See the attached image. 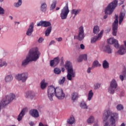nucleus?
Wrapping results in <instances>:
<instances>
[{
    "mask_svg": "<svg viewBox=\"0 0 126 126\" xmlns=\"http://www.w3.org/2000/svg\"><path fill=\"white\" fill-rule=\"evenodd\" d=\"M41 53L39 51V48L37 47H34L30 50L29 54L27 56L26 59L22 62V66L26 67L30 62H36L40 58Z\"/></svg>",
    "mask_w": 126,
    "mask_h": 126,
    "instance_id": "obj_1",
    "label": "nucleus"
},
{
    "mask_svg": "<svg viewBox=\"0 0 126 126\" xmlns=\"http://www.w3.org/2000/svg\"><path fill=\"white\" fill-rule=\"evenodd\" d=\"M104 126H116V122L119 120V114L112 113L109 110L104 111L103 115Z\"/></svg>",
    "mask_w": 126,
    "mask_h": 126,
    "instance_id": "obj_2",
    "label": "nucleus"
},
{
    "mask_svg": "<svg viewBox=\"0 0 126 126\" xmlns=\"http://www.w3.org/2000/svg\"><path fill=\"white\" fill-rule=\"evenodd\" d=\"M65 68L67 71V79L68 80L71 81L72 78L75 77V71L73 70V68L72 67V64L69 61H67L65 64Z\"/></svg>",
    "mask_w": 126,
    "mask_h": 126,
    "instance_id": "obj_3",
    "label": "nucleus"
},
{
    "mask_svg": "<svg viewBox=\"0 0 126 126\" xmlns=\"http://www.w3.org/2000/svg\"><path fill=\"white\" fill-rule=\"evenodd\" d=\"M117 5H118V0H114L108 5L104 10L106 15L103 17L104 19L107 18L108 15L107 14H112L113 13L114 10H115V8L117 7Z\"/></svg>",
    "mask_w": 126,
    "mask_h": 126,
    "instance_id": "obj_4",
    "label": "nucleus"
},
{
    "mask_svg": "<svg viewBox=\"0 0 126 126\" xmlns=\"http://www.w3.org/2000/svg\"><path fill=\"white\" fill-rule=\"evenodd\" d=\"M14 99H15V94H13L6 95L5 98L0 102V112L1 110V107H5L6 105H8Z\"/></svg>",
    "mask_w": 126,
    "mask_h": 126,
    "instance_id": "obj_5",
    "label": "nucleus"
},
{
    "mask_svg": "<svg viewBox=\"0 0 126 126\" xmlns=\"http://www.w3.org/2000/svg\"><path fill=\"white\" fill-rule=\"evenodd\" d=\"M56 90L57 88H55V87L53 85L48 87L47 96L50 100L53 101V97L55 96Z\"/></svg>",
    "mask_w": 126,
    "mask_h": 126,
    "instance_id": "obj_6",
    "label": "nucleus"
},
{
    "mask_svg": "<svg viewBox=\"0 0 126 126\" xmlns=\"http://www.w3.org/2000/svg\"><path fill=\"white\" fill-rule=\"evenodd\" d=\"M68 13H69V9H68V3H67L63 9L61 10V13L60 14L61 19H66Z\"/></svg>",
    "mask_w": 126,
    "mask_h": 126,
    "instance_id": "obj_7",
    "label": "nucleus"
},
{
    "mask_svg": "<svg viewBox=\"0 0 126 126\" xmlns=\"http://www.w3.org/2000/svg\"><path fill=\"white\" fill-rule=\"evenodd\" d=\"M119 16L115 15V20L112 24V34L113 36H117V32H118V25L119 24Z\"/></svg>",
    "mask_w": 126,
    "mask_h": 126,
    "instance_id": "obj_8",
    "label": "nucleus"
},
{
    "mask_svg": "<svg viewBox=\"0 0 126 126\" xmlns=\"http://www.w3.org/2000/svg\"><path fill=\"white\" fill-rule=\"evenodd\" d=\"M55 95L59 100H63L64 99V97H65V94L63 93V89L61 88H56Z\"/></svg>",
    "mask_w": 126,
    "mask_h": 126,
    "instance_id": "obj_9",
    "label": "nucleus"
},
{
    "mask_svg": "<svg viewBox=\"0 0 126 126\" xmlns=\"http://www.w3.org/2000/svg\"><path fill=\"white\" fill-rule=\"evenodd\" d=\"M16 78L17 80H19V81L21 80L22 82H25L28 78V73L25 72L21 74H18L16 76Z\"/></svg>",
    "mask_w": 126,
    "mask_h": 126,
    "instance_id": "obj_10",
    "label": "nucleus"
},
{
    "mask_svg": "<svg viewBox=\"0 0 126 126\" xmlns=\"http://www.w3.org/2000/svg\"><path fill=\"white\" fill-rule=\"evenodd\" d=\"M84 29L83 26H81L79 28L78 35L77 36V39L79 41H82L84 39Z\"/></svg>",
    "mask_w": 126,
    "mask_h": 126,
    "instance_id": "obj_11",
    "label": "nucleus"
},
{
    "mask_svg": "<svg viewBox=\"0 0 126 126\" xmlns=\"http://www.w3.org/2000/svg\"><path fill=\"white\" fill-rule=\"evenodd\" d=\"M108 44H110V45H114L115 48L118 49V48L120 47V44H119V41L114 38H110L108 40H107Z\"/></svg>",
    "mask_w": 126,
    "mask_h": 126,
    "instance_id": "obj_12",
    "label": "nucleus"
},
{
    "mask_svg": "<svg viewBox=\"0 0 126 126\" xmlns=\"http://www.w3.org/2000/svg\"><path fill=\"white\" fill-rule=\"evenodd\" d=\"M51 25V22L46 21H40L37 24V26L38 27L40 26H42L43 27H48L49 26L50 27Z\"/></svg>",
    "mask_w": 126,
    "mask_h": 126,
    "instance_id": "obj_13",
    "label": "nucleus"
},
{
    "mask_svg": "<svg viewBox=\"0 0 126 126\" xmlns=\"http://www.w3.org/2000/svg\"><path fill=\"white\" fill-rule=\"evenodd\" d=\"M60 63V58L58 57L55 58L54 60H51L50 62V65L52 67L57 66Z\"/></svg>",
    "mask_w": 126,
    "mask_h": 126,
    "instance_id": "obj_14",
    "label": "nucleus"
},
{
    "mask_svg": "<svg viewBox=\"0 0 126 126\" xmlns=\"http://www.w3.org/2000/svg\"><path fill=\"white\" fill-rule=\"evenodd\" d=\"M30 116H32L33 118H39V112L37 109H32L29 111Z\"/></svg>",
    "mask_w": 126,
    "mask_h": 126,
    "instance_id": "obj_15",
    "label": "nucleus"
},
{
    "mask_svg": "<svg viewBox=\"0 0 126 126\" xmlns=\"http://www.w3.org/2000/svg\"><path fill=\"white\" fill-rule=\"evenodd\" d=\"M34 29V23L32 22L30 24L29 29L27 31V35L28 36H31L32 35V33H33Z\"/></svg>",
    "mask_w": 126,
    "mask_h": 126,
    "instance_id": "obj_16",
    "label": "nucleus"
},
{
    "mask_svg": "<svg viewBox=\"0 0 126 126\" xmlns=\"http://www.w3.org/2000/svg\"><path fill=\"white\" fill-rule=\"evenodd\" d=\"M40 10L42 12H45L47 11V3H46V1L45 0H41L40 1Z\"/></svg>",
    "mask_w": 126,
    "mask_h": 126,
    "instance_id": "obj_17",
    "label": "nucleus"
},
{
    "mask_svg": "<svg viewBox=\"0 0 126 126\" xmlns=\"http://www.w3.org/2000/svg\"><path fill=\"white\" fill-rule=\"evenodd\" d=\"M103 33H104V31H101L100 33L97 35V36H94V37L91 38V43H95L96 41L99 40L100 38H102V35H103Z\"/></svg>",
    "mask_w": 126,
    "mask_h": 126,
    "instance_id": "obj_18",
    "label": "nucleus"
},
{
    "mask_svg": "<svg viewBox=\"0 0 126 126\" xmlns=\"http://www.w3.org/2000/svg\"><path fill=\"white\" fill-rule=\"evenodd\" d=\"M125 16H126V10L123 9L121 10V13L119 16V24L121 25L122 24V22L124 20V18H125Z\"/></svg>",
    "mask_w": 126,
    "mask_h": 126,
    "instance_id": "obj_19",
    "label": "nucleus"
},
{
    "mask_svg": "<svg viewBox=\"0 0 126 126\" xmlns=\"http://www.w3.org/2000/svg\"><path fill=\"white\" fill-rule=\"evenodd\" d=\"M27 112V108H25L22 110L20 113L18 115L17 120L19 122H20L22 120V118L24 117V116L25 115V113Z\"/></svg>",
    "mask_w": 126,
    "mask_h": 126,
    "instance_id": "obj_20",
    "label": "nucleus"
},
{
    "mask_svg": "<svg viewBox=\"0 0 126 126\" xmlns=\"http://www.w3.org/2000/svg\"><path fill=\"white\" fill-rule=\"evenodd\" d=\"M117 53L119 54V55H121V56L125 55V54L126 53V47H125L124 45H121Z\"/></svg>",
    "mask_w": 126,
    "mask_h": 126,
    "instance_id": "obj_21",
    "label": "nucleus"
},
{
    "mask_svg": "<svg viewBox=\"0 0 126 126\" xmlns=\"http://www.w3.org/2000/svg\"><path fill=\"white\" fill-rule=\"evenodd\" d=\"M75 123V119L73 116H71L69 119L67 120V125H73Z\"/></svg>",
    "mask_w": 126,
    "mask_h": 126,
    "instance_id": "obj_22",
    "label": "nucleus"
},
{
    "mask_svg": "<svg viewBox=\"0 0 126 126\" xmlns=\"http://www.w3.org/2000/svg\"><path fill=\"white\" fill-rule=\"evenodd\" d=\"M26 98H30V99H33L34 98V93L31 91H29L26 93Z\"/></svg>",
    "mask_w": 126,
    "mask_h": 126,
    "instance_id": "obj_23",
    "label": "nucleus"
},
{
    "mask_svg": "<svg viewBox=\"0 0 126 126\" xmlns=\"http://www.w3.org/2000/svg\"><path fill=\"white\" fill-rule=\"evenodd\" d=\"M104 51L107 54H112L113 53V50L111 49V47L109 45H106L104 47Z\"/></svg>",
    "mask_w": 126,
    "mask_h": 126,
    "instance_id": "obj_24",
    "label": "nucleus"
},
{
    "mask_svg": "<svg viewBox=\"0 0 126 126\" xmlns=\"http://www.w3.org/2000/svg\"><path fill=\"white\" fill-rule=\"evenodd\" d=\"M81 12V9H73L71 11V14L74 15V17H75L76 15L77 14H79Z\"/></svg>",
    "mask_w": 126,
    "mask_h": 126,
    "instance_id": "obj_25",
    "label": "nucleus"
},
{
    "mask_svg": "<svg viewBox=\"0 0 126 126\" xmlns=\"http://www.w3.org/2000/svg\"><path fill=\"white\" fill-rule=\"evenodd\" d=\"M111 87H113L114 88H117L118 87V83L115 79L112 80L110 83V86Z\"/></svg>",
    "mask_w": 126,
    "mask_h": 126,
    "instance_id": "obj_26",
    "label": "nucleus"
},
{
    "mask_svg": "<svg viewBox=\"0 0 126 126\" xmlns=\"http://www.w3.org/2000/svg\"><path fill=\"white\" fill-rule=\"evenodd\" d=\"M101 64L99 63V61L95 60L93 63L92 68H95V67H99L101 66Z\"/></svg>",
    "mask_w": 126,
    "mask_h": 126,
    "instance_id": "obj_27",
    "label": "nucleus"
},
{
    "mask_svg": "<svg viewBox=\"0 0 126 126\" xmlns=\"http://www.w3.org/2000/svg\"><path fill=\"white\" fill-rule=\"evenodd\" d=\"M48 85V83L46 82L45 80H43L41 81L40 83V88L42 90H44L45 88L47 87V86Z\"/></svg>",
    "mask_w": 126,
    "mask_h": 126,
    "instance_id": "obj_28",
    "label": "nucleus"
},
{
    "mask_svg": "<svg viewBox=\"0 0 126 126\" xmlns=\"http://www.w3.org/2000/svg\"><path fill=\"white\" fill-rule=\"evenodd\" d=\"M116 89H117V88H114L113 87H111L109 86V88H108V93L109 94H115V90H116Z\"/></svg>",
    "mask_w": 126,
    "mask_h": 126,
    "instance_id": "obj_29",
    "label": "nucleus"
},
{
    "mask_svg": "<svg viewBox=\"0 0 126 126\" xmlns=\"http://www.w3.org/2000/svg\"><path fill=\"white\" fill-rule=\"evenodd\" d=\"M13 79V77L12 75H9L5 77V82H10Z\"/></svg>",
    "mask_w": 126,
    "mask_h": 126,
    "instance_id": "obj_30",
    "label": "nucleus"
},
{
    "mask_svg": "<svg viewBox=\"0 0 126 126\" xmlns=\"http://www.w3.org/2000/svg\"><path fill=\"white\" fill-rule=\"evenodd\" d=\"M93 95H94V94L93 93V92L92 91V90L90 91L88 94V101H91V99L93 97Z\"/></svg>",
    "mask_w": 126,
    "mask_h": 126,
    "instance_id": "obj_31",
    "label": "nucleus"
},
{
    "mask_svg": "<svg viewBox=\"0 0 126 126\" xmlns=\"http://www.w3.org/2000/svg\"><path fill=\"white\" fill-rule=\"evenodd\" d=\"M94 121H95V118L93 116H91L88 119L87 122L88 124H93Z\"/></svg>",
    "mask_w": 126,
    "mask_h": 126,
    "instance_id": "obj_32",
    "label": "nucleus"
},
{
    "mask_svg": "<svg viewBox=\"0 0 126 126\" xmlns=\"http://www.w3.org/2000/svg\"><path fill=\"white\" fill-rule=\"evenodd\" d=\"M17 2L14 3V6L16 8H18L20 6H21L22 4V0H18Z\"/></svg>",
    "mask_w": 126,
    "mask_h": 126,
    "instance_id": "obj_33",
    "label": "nucleus"
},
{
    "mask_svg": "<svg viewBox=\"0 0 126 126\" xmlns=\"http://www.w3.org/2000/svg\"><path fill=\"white\" fill-rule=\"evenodd\" d=\"M52 26L49 27L45 31V36H49L50 34L51 33V32H52Z\"/></svg>",
    "mask_w": 126,
    "mask_h": 126,
    "instance_id": "obj_34",
    "label": "nucleus"
},
{
    "mask_svg": "<svg viewBox=\"0 0 126 126\" xmlns=\"http://www.w3.org/2000/svg\"><path fill=\"white\" fill-rule=\"evenodd\" d=\"M102 66L105 69L109 68V63L106 60H104L102 63Z\"/></svg>",
    "mask_w": 126,
    "mask_h": 126,
    "instance_id": "obj_35",
    "label": "nucleus"
},
{
    "mask_svg": "<svg viewBox=\"0 0 126 126\" xmlns=\"http://www.w3.org/2000/svg\"><path fill=\"white\" fill-rule=\"evenodd\" d=\"M78 97V94L76 92H74L71 94V99L73 101H75Z\"/></svg>",
    "mask_w": 126,
    "mask_h": 126,
    "instance_id": "obj_36",
    "label": "nucleus"
},
{
    "mask_svg": "<svg viewBox=\"0 0 126 126\" xmlns=\"http://www.w3.org/2000/svg\"><path fill=\"white\" fill-rule=\"evenodd\" d=\"M7 65V63L5 61H3L2 59H0V67H2V66H6Z\"/></svg>",
    "mask_w": 126,
    "mask_h": 126,
    "instance_id": "obj_37",
    "label": "nucleus"
},
{
    "mask_svg": "<svg viewBox=\"0 0 126 126\" xmlns=\"http://www.w3.org/2000/svg\"><path fill=\"white\" fill-rule=\"evenodd\" d=\"M80 107L82 109H88V107L87 105H86V103L84 101H82L80 103Z\"/></svg>",
    "mask_w": 126,
    "mask_h": 126,
    "instance_id": "obj_38",
    "label": "nucleus"
},
{
    "mask_svg": "<svg viewBox=\"0 0 126 126\" xmlns=\"http://www.w3.org/2000/svg\"><path fill=\"white\" fill-rule=\"evenodd\" d=\"M99 31H100V29H99V26H95L94 27L93 29V33H94V34H98Z\"/></svg>",
    "mask_w": 126,
    "mask_h": 126,
    "instance_id": "obj_39",
    "label": "nucleus"
},
{
    "mask_svg": "<svg viewBox=\"0 0 126 126\" xmlns=\"http://www.w3.org/2000/svg\"><path fill=\"white\" fill-rule=\"evenodd\" d=\"M54 72L55 74H61L62 70L59 68L56 67L54 69Z\"/></svg>",
    "mask_w": 126,
    "mask_h": 126,
    "instance_id": "obj_40",
    "label": "nucleus"
},
{
    "mask_svg": "<svg viewBox=\"0 0 126 126\" xmlns=\"http://www.w3.org/2000/svg\"><path fill=\"white\" fill-rule=\"evenodd\" d=\"M122 74L123 75H120L119 77L121 81H124V78H125V77L126 76V71L125 70L123 71Z\"/></svg>",
    "mask_w": 126,
    "mask_h": 126,
    "instance_id": "obj_41",
    "label": "nucleus"
},
{
    "mask_svg": "<svg viewBox=\"0 0 126 126\" xmlns=\"http://www.w3.org/2000/svg\"><path fill=\"white\" fill-rule=\"evenodd\" d=\"M56 5H57V0H55L53 1L51 5V9H55V8H56Z\"/></svg>",
    "mask_w": 126,
    "mask_h": 126,
    "instance_id": "obj_42",
    "label": "nucleus"
},
{
    "mask_svg": "<svg viewBox=\"0 0 126 126\" xmlns=\"http://www.w3.org/2000/svg\"><path fill=\"white\" fill-rule=\"evenodd\" d=\"M100 87L101 84L99 83H96L94 85V89L95 90L99 89V88H100Z\"/></svg>",
    "mask_w": 126,
    "mask_h": 126,
    "instance_id": "obj_43",
    "label": "nucleus"
},
{
    "mask_svg": "<svg viewBox=\"0 0 126 126\" xmlns=\"http://www.w3.org/2000/svg\"><path fill=\"white\" fill-rule=\"evenodd\" d=\"M117 111H122L124 109V106L122 104H118L116 106Z\"/></svg>",
    "mask_w": 126,
    "mask_h": 126,
    "instance_id": "obj_44",
    "label": "nucleus"
},
{
    "mask_svg": "<svg viewBox=\"0 0 126 126\" xmlns=\"http://www.w3.org/2000/svg\"><path fill=\"white\" fill-rule=\"evenodd\" d=\"M64 81H65V77H63L62 79L60 80L59 81V84L60 85H62V84H63V83H64Z\"/></svg>",
    "mask_w": 126,
    "mask_h": 126,
    "instance_id": "obj_45",
    "label": "nucleus"
},
{
    "mask_svg": "<svg viewBox=\"0 0 126 126\" xmlns=\"http://www.w3.org/2000/svg\"><path fill=\"white\" fill-rule=\"evenodd\" d=\"M4 9H3L2 7H1V6H0V14H1V15H2L3 14H4Z\"/></svg>",
    "mask_w": 126,
    "mask_h": 126,
    "instance_id": "obj_46",
    "label": "nucleus"
},
{
    "mask_svg": "<svg viewBox=\"0 0 126 126\" xmlns=\"http://www.w3.org/2000/svg\"><path fill=\"white\" fill-rule=\"evenodd\" d=\"M81 56H82V58H83V60H84V61H87V55L84 54Z\"/></svg>",
    "mask_w": 126,
    "mask_h": 126,
    "instance_id": "obj_47",
    "label": "nucleus"
},
{
    "mask_svg": "<svg viewBox=\"0 0 126 126\" xmlns=\"http://www.w3.org/2000/svg\"><path fill=\"white\" fill-rule=\"evenodd\" d=\"M55 40L57 41V42H62L63 41V38L62 37H56L55 38Z\"/></svg>",
    "mask_w": 126,
    "mask_h": 126,
    "instance_id": "obj_48",
    "label": "nucleus"
},
{
    "mask_svg": "<svg viewBox=\"0 0 126 126\" xmlns=\"http://www.w3.org/2000/svg\"><path fill=\"white\" fill-rule=\"evenodd\" d=\"M82 61H83L82 56V55H80L78 59V62L79 63H81V62H82Z\"/></svg>",
    "mask_w": 126,
    "mask_h": 126,
    "instance_id": "obj_49",
    "label": "nucleus"
},
{
    "mask_svg": "<svg viewBox=\"0 0 126 126\" xmlns=\"http://www.w3.org/2000/svg\"><path fill=\"white\" fill-rule=\"evenodd\" d=\"M43 41H44V38H43V37H40L38 40V43H42Z\"/></svg>",
    "mask_w": 126,
    "mask_h": 126,
    "instance_id": "obj_50",
    "label": "nucleus"
},
{
    "mask_svg": "<svg viewBox=\"0 0 126 126\" xmlns=\"http://www.w3.org/2000/svg\"><path fill=\"white\" fill-rule=\"evenodd\" d=\"M91 69H94V68H92V67H89V68H88L87 72L88 73H90L91 72Z\"/></svg>",
    "mask_w": 126,
    "mask_h": 126,
    "instance_id": "obj_51",
    "label": "nucleus"
},
{
    "mask_svg": "<svg viewBox=\"0 0 126 126\" xmlns=\"http://www.w3.org/2000/svg\"><path fill=\"white\" fill-rule=\"evenodd\" d=\"M54 44H56V41L55 40H52L49 43V46L54 45Z\"/></svg>",
    "mask_w": 126,
    "mask_h": 126,
    "instance_id": "obj_52",
    "label": "nucleus"
},
{
    "mask_svg": "<svg viewBox=\"0 0 126 126\" xmlns=\"http://www.w3.org/2000/svg\"><path fill=\"white\" fill-rule=\"evenodd\" d=\"M80 48L82 50H84L85 49V46H84V44H82L80 45Z\"/></svg>",
    "mask_w": 126,
    "mask_h": 126,
    "instance_id": "obj_53",
    "label": "nucleus"
},
{
    "mask_svg": "<svg viewBox=\"0 0 126 126\" xmlns=\"http://www.w3.org/2000/svg\"><path fill=\"white\" fill-rule=\"evenodd\" d=\"M38 126H47V125H44L42 122L39 123Z\"/></svg>",
    "mask_w": 126,
    "mask_h": 126,
    "instance_id": "obj_54",
    "label": "nucleus"
},
{
    "mask_svg": "<svg viewBox=\"0 0 126 126\" xmlns=\"http://www.w3.org/2000/svg\"><path fill=\"white\" fill-rule=\"evenodd\" d=\"M61 64H63V57H62L61 59Z\"/></svg>",
    "mask_w": 126,
    "mask_h": 126,
    "instance_id": "obj_55",
    "label": "nucleus"
},
{
    "mask_svg": "<svg viewBox=\"0 0 126 126\" xmlns=\"http://www.w3.org/2000/svg\"><path fill=\"white\" fill-rule=\"evenodd\" d=\"M121 2L119 3L120 5H121V4H123L124 3L125 0H120Z\"/></svg>",
    "mask_w": 126,
    "mask_h": 126,
    "instance_id": "obj_56",
    "label": "nucleus"
},
{
    "mask_svg": "<svg viewBox=\"0 0 126 126\" xmlns=\"http://www.w3.org/2000/svg\"><path fill=\"white\" fill-rule=\"evenodd\" d=\"M61 69L63 72L65 70V69L64 68V67H62Z\"/></svg>",
    "mask_w": 126,
    "mask_h": 126,
    "instance_id": "obj_57",
    "label": "nucleus"
},
{
    "mask_svg": "<svg viewBox=\"0 0 126 126\" xmlns=\"http://www.w3.org/2000/svg\"><path fill=\"white\" fill-rule=\"evenodd\" d=\"M120 94L121 96H124V92H122Z\"/></svg>",
    "mask_w": 126,
    "mask_h": 126,
    "instance_id": "obj_58",
    "label": "nucleus"
},
{
    "mask_svg": "<svg viewBox=\"0 0 126 126\" xmlns=\"http://www.w3.org/2000/svg\"><path fill=\"white\" fill-rule=\"evenodd\" d=\"M94 126H98V123H95V124L94 125Z\"/></svg>",
    "mask_w": 126,
    "mask_h": 126,
    "instance_id": "obj_59",
    "label": "nucleus"
},
{
    "mask_svg": "<svg viewBox=\"0 0 126 126\" xmlns=\"http://www.w3.org/2000/svg\"><path fill=\"white\" fill-rule=\"evenodd\" d=\"M60 8V7H56V10H59Z\"/></svg>",
    "mask_w": 126,
    "mask_h": 126,
    "instance_id": "obj_60",
    "label": "nucleus"
},
{
    "mask_svg": "<svg viewBox=\"0 0 126 126\" xmlns=\"http://www.w3.org/2000/svg\"><path fill=\"white\" fill-rule=\"evenodd\" d=\"M9 18H10V19H11V20H12V19H13V18L12 16H9Z\"/></svg>",
    "mask_w": 126,
    "mask_h": 126,
    "instance_id": "obj_61",
    "label": "nucleus"
},
{
    "mask_svg": "<svg viewBox=\"0 0 126 126\" xmlns=\"http://www.w3.org/2000/svg\"><path fill=\"white\" fill-rule=\"evenodd\" d=\"M15 24H19V22H15Z\"/></svg>",
    "mask_w": 126,
    "mask_h": 126,
    "instance_id": "obj_62",
    "label": "nucleus"
},
{
    "mask_svg": "<svg viewBox=\"0 0 126 126\" xmlns=\"http://www.w3.org/2000/svg\"><path fill=\"white\" fill-rule=\"evenodd\" d=\"M3 1V0H0V2H2Z\"/></svg>",
    "mask_w": 126,
    "mask_h": 126,
    "instance_id": "obj_63",
    "label": "nucleus"
},
{
    "mask_svg": "<svg viewBox=\"0 0 126 126\" xmlns=\"http://www.w3.org/2000/svg\"><path fill=\"white\" fill-rule=\"evenodd\" d=\"M123 8H124V7H125V5H123Z\"/></svg>",
    "mask_w": 126,
    "mask_h": 126,
    "instance_id": "obj_64",
    "label": "nucleus"
}]
</instances>
